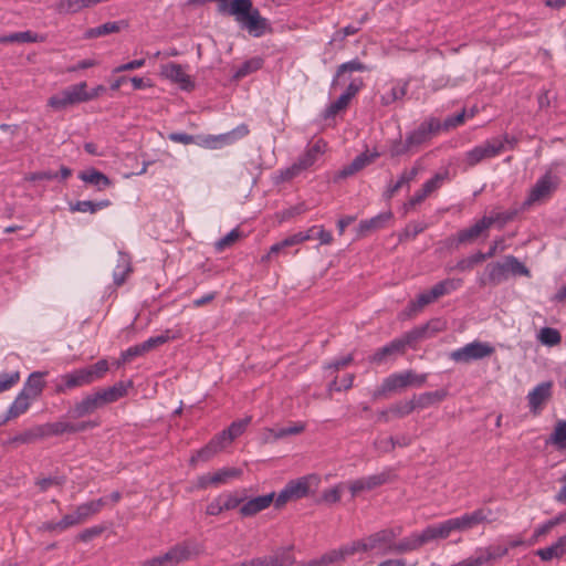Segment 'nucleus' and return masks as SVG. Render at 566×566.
Segmentation results:
<instances>
[{
	"label": "nucleus",
	"mask_w": 566,
	"mask_h": 566,
	"mask_svg": "<svg viewBox=\"0 0 566 566\" xmlns=\"http://www.w3.org/2000/svg\"><path fill=\"white\" fill-rule=\"evenodd\" d=\"M401 533V526L388 527L353 542L357 553H374L375 555L386 556L392 554V541L397 539Z\"/></svg>",
	"instance_id": "f257e3e1"
},
{
	"label": "nucleus",
	"mask_w": 566,
	"mask_h": 566,
	"mask_svg": "<svg viewBox=\"0 0 566 566\" xmlns=\"http://www.w3.org/2000/svg\"><path fill=\"white\" fill-rule=\"evenodd\" d=\"M427 381V374H417L412 369L389 375L382 380L378 395H386L407 387H421Z\"/></svg>",
	"instance_id": "f03ea898"
},
{
	"label": "nucleus",
	"mask_w": 566,
	"mask_h": 566,
	"mask_svg": "<svg viewBox=\"0 0 566 566\" xmlns=\"http://www.w3.org/2000/svg\"><path fill=\"white\" fill-rule=\"evenodd\" d=\"M312 476H302L290 481L279 493L275 494L274 505L276 509L282 507L287 502L303 499L310 493V484Z\"/></svg>",
	"instance_id": "7ed1b4c3"
},
{
	"label": "nucleus",
	"mask_w": 566,
	"mask_h": 566,
	"mask_svg": "<svg viewBox=\"0 0 566 566\" xmlns=\"http://www.w3.org/2000/svg\"><path fill=\"white\" fill-rule=\"evenodd\" d=\"M494 348L489 343L474 340L450 353V358L455 363H470L491 356Z\"/></svg>",
	"instance_id": "20e7f679"
},
{
	"label": "nucleus",
	"mask_w": 566,
	"mask_h": 566,
	"mask_svg": "<svg viewBox=\"0 0 566 566\" xmlns=\"http://www.w3.org/2000/svg\"><path fill=\"white\" fill-rule=\"evenodd\" d=\"M503 153V146L493 138L486 139L464 154V163L474 167L483 160L494 158Z\"/></svg>",
	"instance_id": "39448f33"
},
{
	"label": "nucleus",
	"mask_w": 566,
	"mask_h": 566,
	"mask_svg": "<svg viewBox=\"0 0 566 566\" xmlns=\"http://www.w3.org/2000/svg\"><path fill=\"white\" fill-rule=\"evenodd\" d=\"M560 179L557 175H553L552 171H546L535 182L533 188L525 200V206H532L537 201L549 198L552 193L558 188Z\"/></svg>",
	"instance_id": "423d86ee"
},
{
	"label": "nucleus",
	"mask_w": 566,
	"mask_h": 566,
	"mask_svg": "<svg viewBox=\"0 0 566 566\" xmlns=\"http://www.w3.org/2000/svg\"><path fill=\"white\" fill-rule=\"evenodd\" d=\"M81 82L70 85L48 99V106L55 111H63L72 105L84 103Z\"/></svg>",
	"instance_id": "0eeeda50"
},
{
	"label": "nucleus",
	"mask_w": 566,
	"mask_h": 566,
	"mask_svg": "<svg viewBox=\"0 0 566 566\" xmlns=\"http://www.w3.org/2000/svg\"><path fill=\"white\" fill-rule=\"evenodd\" d=\"M392 478V470L385 469L384 471L371 474L368 476L356 479L348 483V489L353 497L357 496L364 491H371L388 483Z\"/></svg>",
	"instance_id": "6e6552de"
},
{
	"label": "nucleus",
	"mask_w": 566,
	"mask_h": 566,
	"mask_svg": "<svg viewBox=\"0 0 566 566\" xmlns=\"http://www.w3.org/2000/svg\"><path fill=\"white\" fill-rule=\"evenodd\" d=\"M441 130V122L436 117L423 120L416 129L407 135L408 145L412 150L423 145Z\"/></svg>",
	"instance_id": "1a4fd4ad"
},
{
	"label": "nucleus",
	"mask_w": 566,
	"mask_h": 566,
	"mask_svg": "<svg viewBox=\"0 0 566 566\" xmlns=\"http://www.w3.org/2000/svg\"><path fill=\"white\" fill-rule=\"evenodd\" d=\"M294 557L290 548H279L272 555H265L233 564L232 566H291Z\"/></svg>",
	"instance_id": "9d476101"
},
{
	"label": "nucleus",
	"mask_w": 566,
	"mask_h": 566,
	"mask_svg": "<svg viewBox=\"0 0 566 566\" xmlns=\"http://www.w3.org/2000/svg\"><path fill=\"white\" fill-rule=\"evenodd\" d=\"M245 500V494L238 492H224L216 496L209 502L206 507V514L217 516L224 511H231L237 507Z\"/></svg>",
	"instance_id": "9b49d317"
},
{
	"label": "nucleus",
	"mask_w": 566,
	"mask_h": 566,
	"mask_svg": "<svg viewBox=\"0 0 566 566\" xmlns=\"http://www.w3.org/2000/svg\"><path fill=\"white\" fill-rule=\"evenodd\" d=\"M92 384L85 368L74 369L61 375L55 382V392L65 394L69 390Z\"/></svg>",
	"instance_id": "f8f14e48"
},
{
	"label": "nucleus",
	"mask_w": 566,
	"mask_h": 566,
	"mask_svg": "<svg viewBox=\"0 0 566 566\" xmlns=\"http://www.w3.org/2000/svg\"><path fill=\"white\" fill-rule=\"evenodd\" d=\"M553 381H543L536 385L528 394L527 401L530 410L537 416L543 410L544 405L552 398Z\"/></svg>",
	"instance_id": "ddd939ff"
},
{
	"label": "nucleus",
	"mask_w": 566,
	"mask_h": 566,
	"mask_svg": "<svg viewBox=\"0 0 566 566\" xmlns=\"http://www.w3.org/2000/svg\"><path fill=\"white\" fill-rule=\"evenodd\" d=\"M97 426V423L88 421V422H82L78 424H74L71 422L65 421H56V422H48L44 424H41V429L43 430V438L49 437H57L62 436L64 433H75L80 431H84L87 428H93Z\"/></svg>",
	"instance_id": "4468645a"
},
{
	"label": "nucleus",
	"mask_w": 566,
	"mask_h": 566,
	"mask_svg": "<svg viewBox=\"0 0 566 566\" xmlns=\"http://www.w3.org/2000/svg\"><path fill=\"white\" fill-rule=\"evenodd\" d=\"M491 222L486 217L481 218L469 228L460 230L455 235L457 247L460 244L473 243L480 238H486Z\"/></svg>",
	"instance_id": "2eb2a0df"
},
{
	"label": "nucleus",
	"mask_w": 566,
	"mask_h": 566,
	"mask_svg": "<svg viewBox=\"0 0 566 566\" xmlns=\"http://www.w3.org/2000/svg\"><path fill=\"white\" fill-rule=\"evenodd\" d=\"M275 492L259 495L248 500L239 505V514L241 517H252L258 513L266 510L275 501Z\"/></svg>",
	"instance_id": "dca6fc26"
},
{
	"label": "nucleus",
	"mask_w": 566,
	"mask_h": 566,
	"mask_svg": "<svg viewBox=\"0 0 566 566\" xmlns=\"http://www.w3.org/2000/svg\"><path fill=\"white\" fill-rule=\"evenodd\" d=\"M492 511L489 507H480L474 510L471 513H465L461 516L453 517L459 532L467 531L473 528L474 526L485 523L492 522Z\"/></svg>",
	"instance_id": "f3484780"
},
{
	"label": "nucleus",
	"mask_w": 566,
	"mask_h": 566,
	"mask_svg": "<svg viewBox=\"0 0 566 566\" xmlns=\"http://www.w3.org/2000/svg\"><path fill=\"white\" fill-rule=\"evenodd\" d=\"M105 407L98 391H94L82 398L81 401L76 402L73 408L69 411L72 418H83L92 415L97 409Z\"/></svg>",
	"instance_id": "a211bd4d"
},
{
	"label": "nucleus",
	"mask_w": 566,
	"mask_h": 566,
	"mask_svg": "<svg viewBox=\"0 0 566 566\" xmlns=\"http://www.w3.org/2000/svg\"><path fill=\"white\" fill-rule=\"evenodd\" d=\"M507 279L509 274L503 260L502 262H491L486 264L484 274L479 277L478 283L480 286H496L505 282Z\"/></svg>",
	"instance_id": "6ab92c4d"
},
{
	"label": "nucleus",
	"mask_w": 566,
	"mask_h": 566,
	"mask_svg": "<svg viewBox=\"0 0 566 566\" xmlns=\"http://www.w3.org/2000/svg\"><path fill=\"white\" fill-rule=\"evenodd\" d=\"M356 553L357 548H355L354 542H350L339 548L325 553L318 559L312 560L311 566H331L345 560L347 557L353 556Z\"/></svg>",
	"instance_id": "aec40b11"
},
{
	"label": "nucleus",
	"mask_w": 566,
	"mask_h": 566,
	"mask_svg": "<svg viewBox=\"0 0 566 566\" xmlns=\"http://www.w3.org/2000/svg\"><path fill=\"white\" fill-rule=\"evenodd\" d=\"M161 74L169 81L177 83L184 91H191L195 87L191 77L185 72L184 66L180 64L170 62L164 65Z\"/></svg>",
	"instance_id": "412c9836"
},
{
	"label": "nucleus",
	"mask_w": 566,
	"mask_h": 566,
	"mask_svg": "<svg viewBox=\"0 0 566 566\" xmlns=\"http://www.w3.org/2000/svg\"><path fill=\"white\" fill-rule=\"evenodd\" d=\"M428 544L423 531L418 533L413 532L410 535L399 539L392 541V554L403 555L420 549L423 545Z\"/></svg>",
	"instance_id": "4be33fe9"
},
{
	"label": "nucleus",
	"mask_w": 566,
	"mask_h": 566,
	"mask_svg": "<svg viewBox=\"0 0 566 566\" xmlns=\"http://www.w3.org/2000/svg\"><path fill=\"white\" fill-rule=\"evenodd\" d=\"M402 344L397 338L378 348L368 360L371 364L382 365L390 360H395L398 356L403 355Z\"/></svg>",
	"instance_id": "5701e85b"
},
{
	"label": "nucleus",
	"mask_w": 566,
	"mask_h": 566,
	"mask_svg": "<svg viewBox=\"0 0 566 566\" xmlns=\"http://www.w3.org/2000/svg\"><path fill=\"white\" fill-rule=\"evenodd\" d=\"M241 474L240 469L223 468L212 474H205L198 479V485L206 489L210 485H221L228 483L230 480L238 478Z\"/></svg>",
	"instance_id": "b1692460"
},
{
	"label": "nucleus",
	"mask_w": 566,
	"mask_h": 566,
	"mask_svg": "<svg viewBox=\"0 0 566 566\" xmlns=\"http://www.w3.org/2000/svg\"><path fill=\"white\" fill-rule=\"evenodd\" d=\"M250 133L249 126L247 124H240L232 130L220 134L217 136H211L208 139L209 146L211 148H220L226 145H232L235 142L242 139L243 137L248 136Z\"/></svg>",
	"instance_id": "393cba45"
},
{
	"label": "nucleus",
	"mask_w": 566,
	"mask_h": 566,
	"mask_svg": "<svg viewBox=\"0 0 566 566\" xmlns=\"http://www.w3.org/2000/svg\"><path fill=\"white\" fill-rule=\"evenodd\" d=\"M378 157H379L378 151L366 150V151L359 154L358 156H356L349 165L343 167V169H340L338 171L337 177L338 178H347V177L358 172L366 166L373 164Z\"/></svg>",
	"instance_id": "a878e982"
},
{
	"label": "nucleus",
	"mask_w": 566,
	"mask_h": 566,
	"mask_svg": "<svg viewBox=\"0 0 566 566\" xmlns=\"http://www.w3.org/2000/svg\"><path fill=\"white\" fill-rule=\"evenodd\" d=\"M458 531L454 518L446 520L439 524L429 525L423 530L427 543L436 539H444L450 536L452 532Z\"/></svg>",
	"instance_id": "bb28decb"
},
{
	"label": "nucleus",
	"mask_w": 566,
	"mask_h": 566,
	"mask_svg": "<svg viewBox=\"0 0 566 566\" xmlns=\"http://www.w3.org/2000/svg\"><path fill=\"white\" fill-rule=\"evenodd\" d=\"M458 531L454 518L446 520L439 524L429 525L423 530L427 543L436 539H444L450 536L452 532Z\"/></svg>",
	"instance_id": "cd10ccee"
},
{
	"label": "nucleus",
	"mask_w": 566,
	"mask_h": 566,
	"mask_svg": "<svg viewBox=\"0 0 566 566\" xmlns=\"http://www.w3.org/2000/svg\"><path fill=\"white\" fill-rule=\"evenodd\" d=\"M133 273L132 258L128 253L118 251V258L113 270V282L116 286H122L127 277Z\"/></svg>",
	"instance_id": "c85d7f7f"
},
{
	"label": "nucleus",
	"mask_w": 566,
	"mask_h": 566,
	"mask_svg": "<svg viewBox=\"0 0 566 566\" xmlns=\"http://www.w3.org/2000/svg\"><path fill=\"white\" fill-rule=\"evenodd\" d=\"M133 386L132 380L118 381L111 387L99 388L97 391L102 398L104 406L118 401L127 395L128 388Z\"/></svg>",
	"instance_id": "c756f323"
},
{
	"label": "nucleus",
	"mask_w": 566,
	"mask_h": 566,
	"mask_svg": "<svg viewBox=\"0 0 566 566\" xmlns=\"http://www.w3.org/2000/svg\"><path fill=\"white\" fill-rule=\"evenodd\" d=\"M45 375L46 373L42 371H33L32 374H30L23 385L21 392L33 400L36 399L42 394L43 388L45 386V382L43 380V377Z\"/></svg>",
	"instance_id": "7c9ffc66"
},
{
	"label": "nucleus",
	"mask_w": 566,
	"mask_h": 566,
	"mask_svg": "<svg viewBox=\"0 0 566 566\" xmlns=\"http://www.w3.org/2000/svg\"><path fill=\"white\" fill-rule=\"evenodd\" d=\"M250 422L251 417L233 421L226 430L217 434V437L224 446H228L245 431Z\"/></svg>",
	"instance_id": "2f4dec72"
},
{
	"label": "nucleus",
	"mask_w": 566,
	"mask_h": 566,
	"mask_svg": "<svg viewBox=\"0 0 566 566\" xmlns=\"http://www.w3.org/2000/svg\"><path fill=\"white\" fill-rule=\"evenodd\" d=\"M391 218L392 212L390 210L380 212L370 219L361 220L358 227V231L360 234L377 231L385 228Z\"/></svg>",
	"instance_id": "473e14b6"
},
{
	"label": "nucleus",
	"mask_w": 566,
	"mask_h": 566,
	"mask_svg": "<svg viewBox=\"0 0 566 566\" xmlns=\"http://www.w3.org/2000/svg\"><path fill=\"white\" fill-rule=\"evenodd\" d=\"M33 399L22 394L21 391L18 394L13 402L7 410L4 418L0 421V423H4L11 419L18 418L19 416L25 413L31 406Z\"/></svg>",
	"instance_id": "72a5a7b5"
},
{
	"label": "nucleus",
	"mask_w": 566,
	"mask_h": 566,
	"mask_svg": "<svg viewBox=\"0 0 566 566\" xmlns=\"http://www.w3.org/2000/svg\"><path fill=\"white\" fill-rule=\"evenodd\" d=\"M78 178L85 184H90L97 188V190H104L111 186V179L103 172L95 168L83 170L78 174Z\"/></svg>",
	"instance_id": "f704fd0d"
},
{
	"label": "nucleus",
	"mask_w": 566,
	"mask_h": 566,
	"mask_svg": "<svg viewBox=\"0 0 566 566\" xmlns=\"http://www.w3.org/2000/svg\"><path fill=\"white\" fill-rule=\"evenodd\" d=\"M418 172L419 169L417 167H412L409 170H403L397 181L390 180L388 182L384 196L387 199H390L399 189L406 185H409L417 177Z\"/></svg>",
	"instance_id": "c9c22d12"
},
{
	"label": "nucleus",
	"mask_w": 566,
	"mask_h": 566,
	"mask_svg": "<svg viewBox=\"0 0 566 566\" xmlns=\"http://www.w3.org/2000/svg\"><path fill=\"white\" fill-rule=\"evenodd\" d=\"M431 326L432 324L417 326L405 333L402 336L397 337L398 342L402 344L403 352L406 353L407 347L412 346L418 340L428 338Z\"/></svg>",
	"instance_id": "e433bc0d"
},
{
	"label": "nucleus",
	"mask_w": 566,
	"mask_h": 566,
	"mask_svg": "<svg viewBox=\"0 0 566 566\" xmlns=\"http://www.w3.org/2000/svg\"><path fill=\"white\" fill-rule=\"evenodd\" d=\"M94 6V0H61L56 3L55 10L60 14H74Z\"/></svg>",
	"instance_id": "4c0bfd02"
},
{
	"label": "nucleus",
	"mask_w": 566,
	"mask_h": 566,
	"mask_svg": "<svg viewBox=\"0 0 566 566\" xmlns=\"http://www.w3.org/2000/svg\"><path fill=\"white\" fill-rule=\"evenodd\" d=\"M44 41V36L32 31L13 32L0 38V43H36Z\"/></svg>",
	"instance_id": "58836bf2"
},
{
	"label": "nucleus",
	"mask_w": 566,
	"mask_h": 566,
	"mask_svg": "<svg viewBox=\"0 0 566 566\" xmlns=\"http://www.w3.org/2000/svg\"><path fill=\"white\" fill-rule=\"evenodd\" d=\"M368 70L369 67L365 65L363 62H360L358 59L345 62L337 67L335 77L332 81V86H336L338 84L339 78L344 77L345 74L347 73L350 74L353 72H365Z\"/></svg>",
	"instance_id": "ea45409f"
},
{
	"label": "nucleus",
	"mask_w": 566,
	"mask_h": 566,
	"mask_svg": "<svg viewBox=\"0 0 566 566\" xmlns=\"http://www.w3.org/2000/svg\"><path fill=\"white\" fill-rule=\"evenodd\" d=\"M224 447L226 446L216 436L213 439L210 440L208 444H206L197 452L196 457L191 458V462L208 461L212 457H214L219 451H221Z\"/></svg>",
	"instance_id": "a19ab883"
},
{
	"label": "nucleus",
	"mask_w": 566,
	"mask_h": 566,
	"mask_svg": "<svg viewBox=\"0 0 566 566\" xmlns=\"http://www.w3.org/2000/svg\"><path fill=\"white\" fill-rule=\"evenodd\" d=\"M323 146L321 145L319 142H317L316 144L307 148L305 153L301 155L296 161L301 169L304 171L316 163L318 156L323 154Z\"/></svg>",
	"instance_id": "79ce46f5"
},
{
	"label": "nucleus",
	"mask_w": 566,
	"mask_h": 566,
	"mask_svg": "<svg viewBox=\"0 0 566 566\" xmlns=\"http://www.w3.org/2000/svg\"><path fill=\"white\" fill-rule=\"evenodd\" d=\"M446 397V392L442 390L428 391L420 394L418 397H415L413 403L415 409H424L428 408L439 401H441Z\"/></svg>",
	"instance_id": "37998d69"
},
{
	"label": "nucleus",
	"mask_w": 566,
	"mask_h": 566,
	"mask_svg": "<svg viewBox=\"0 0 566 566\" xmlns=\"http://www.w3.org/2000/svg\"><path fill=\"white\" fill-rule=\"evenodd\" d=\"M461 285V279H446L434 284L430 290L432 292V295L436 296L438 300L439 297L450 294L451 292L458 290Z\"/></svg>",
	"instance_id": "c03bdc74"
},
{
	"label": "nucleus",
	"mask_w": 566,
	"mask_h": 566,
	"mask_svg": "<svg viewBox=\"0 0 566 566\" xmlns=\"http://www.w3.org/2000/svg\"><path fill=\"white\" fill-rule=\"evenodd\" d=\"M408 90V83L407 82H398L396 85H394L389 92L385 93L380 97V102L382 105L388 106L396 101H400L405 97Z\"/></svg>",
	"instance_id": "a18cd8bd"
},
{
	"label": "nucleus",
	"mask_w": 566,
	"mask_h": 566,
	"mask_svg": "<svg viewBox=\"0 0 566 566\" xmlns=\"http://www.w3.org/2000/svg\"><path fill=\"white\" fill-rule=\"evenodd\" d=\"M170 557V565L177 566L182 562H186L190 558L191 552L189 545L186 543H180L167 551Z\"/></svg>",
	"instance_id": "49530a36"
},
{
	"label": "nucleus",
	"mask_w": 566,
	"mask_h": 566,
	"mask_svg": "<svg viewBox=\"0 0 566 566\" xmlns=\"http://www.w3.org/2000/svg\"><path fill=\"white\" fill-rule=\"evenodd\" d=\"M43 438V430L41 429V424L30 428L23 432L18 433L12 438V442L14 443H32L36 440H41Z\"/></svg>",
	"instance_id": "de8ad7c7"
},
{
	"label": "nucleus",
	"mask_w": 566,
	"mask_h": 566,
	"mask_svg": "<svg viewBox=\"0 0 566 566\" xmlns=\"http://www.w3.org/2000/svg\"><path fill=\"white\" fill-rule=\"evenodd\" d=\"M536 555L543 560V562H549L553 558H563L566 556L563 547L559 546V541L557 539L555 543H553L548 547L539 548L536 551Z\"/></svg>",
	"instance_id": "09e8293b"
},
{
	"label": "nucleus",
	"mask_w": 566,
	"mask_h": 566,
	"mask_svg": "<svg viewBox=\"0 0 566 566\" xmlns=\"http://www.w3.org/2000/svg\"><path fill=\"white\" fill-rule=\"evenodd\" d=\"M449 179L450 174L449 170L446 169L443 171L437 172L431 179L427 180L421 189L429 196L433 191L438 190Z\"/></svg>",
	"instance_id": "8fccbe9b"
},
{
	"label": "nucleus",
	"mask_w": 566,
	"mask_h": 566,
	"mask_svg": "<svg viewBox=\"0 0 566 566\" xmlns=\"http://www.w3.org/2000/svg\"><path fill=\"white\" fill-rule=\"evenodd\" d=\"M504 263L507 270V274H512L515 276H531L530 270L522 262H520L517 258L513 255H507L504 258Z\"/></svg>",
	"instance_id": "3c124183"
},
{
	"label": "nucleus",
	"mask_w": 566,
	"mask_h": 566,
	"mask_svg": "<svg viewBox=\"0 0 566 566\" xmlns=\"http://www.w3.org/2000/svg\"><path fill=\"white\" fill-rule=\"evenodd\" d=\"M297 240H300V239L295 238L294 234H291V235L286 237L285 239L281 240L280 242L274 243L273 245H271L269 253L266 255L262 256L261 261L262 262L269 261L272 255H274V254L276 255L290 247L297 245Z\"/></svg>",
	"instance_id": "603ef678"
},
{
	"label": "nucleus",
	"mask_w": 566,
	"mask_h": 566,
	"mask_svg": "<svg viewBox=\"0 0 566 566\" xmlns=\"http://www.w3.org/2000/svg\"><path fill=\"white\" fill-rule=\"evenodd\" d=\"M549 442L558 449H566V420H558L549 437Z\"/></svg>",
	"instance_id": "864d4df0"
},
{
	"label": "nucleus",
	"mask_w": 566,
	"mask_h": 566,
	"mask_svg": "<svg viewBox=\"0 0 566 566\" xmlns=\"http://www.w3.org/2000/svg\"><path fill=\"white\" fill-rule=\"evenodd\" d=\"M91 382L102 379L108 371V361L106 359H99L97 363L84 367Z\"/></svg>",
	"instance_id": "5fc2aeb1"
},
{
	"label": "nucleus",
	"mask_w": 566,
	"mask_h": 566,
	"mask_svg": "<svg viewBox=\"0 0 566 566\" xmlns=\"http://www.w3.org/2000/svg\"><path fill=\"white\" fill-rule=\"evenodd\" d=\"M538 340L543 345L556 346V345H558L560 343L562 336H560V333L556 328L543 327L539 331Z\"/></svg>",
	"instance_id": "6e6d98bb"
},
{
	"label": "nucleus",
	"mask_w": 566,
	"mask_h": 566,
	"mask_svg": "<svg viewBox=\"0 0 566 566\" xmlns=\"http://www.w3.org/2000/svg\"><path fill=\"white\" fill-rule=\"evenodd\" d=\"M349 99L347 95H340L336 101L332 102L324 111L323 116L325 119L335 117L339 112L344 111L348 104Z\"/></svg>",
	"instance_id": "4d7b16f0"
},
{
	"label": "nucleus",
	"mask_w": 566,
	"mask_h": 566,
	"mask_svg": "<svg viewBox=\"0 0 566 566\" xmlns=\"http://www.w3.org/2000/svg\"><path fill=\"white\" fill-rule=\"evenodd\" d=\"M263 61L260 57H253L242 63L234 73L235 78H242L252 72L262 67Z\"/></svg>",
	"instance_id": "13d9d810"
},
{
	"label": "nucleus",
	"mask_w": 566,
	"mask_h": 566,
	"mask_svg": "<svg viewBox=\"0 0 566 566\" xmlns=\"http://www.w3.org/2000/svg\"><path fill=\"white\" fill-rule=\"evenodd\" d=\"M305 429V424L302 422H296L293 426L286 427V428H280V429H269V434L273 437V439H282L286 436H293L303 432Z\"/></svg>",
	"instance_id": "bf43d9fd"
},
{
	"label": "nucleus",
	"mask_w": 566,
	"mask_h": 566,
	"mask_svg": "<svg viewBox=\"0 0 566 566\" xmlns=\"http://www.w3.org/2000/svg\"><path fill=\"white\" fill-rule=\"evenodd\" d=\"M484 261V256L482 252H476L468 258H463L458 261L455 264V269L464 272L473 269L476 264L482 263Z\"/></svg>",
	"instance_id": "052dcab7"
},
{
	"label": "nucleus",
	"mask_w": 566,
	"mask_h": 566,
	"mask_svg": "<svg viewBox=\"0 0 566 566\" xmlns=\"http://www.w3.org/2000/svg\"><path fill=\"white\" fill-rule=\"evenodd\" d=\"M480 552H481V554L483 556V559H484V562L486 564V563H489L491 560L499 559V558H502L505 555H507L509 547L490 546V547H486V548H481Z\"/></svg>",
	"instance_id": "680f3d73"
},
{
	"label": "nucleus",
	"mask_w": 566,
	"mask_h": 566,
	"mask_svg": "<svg viewBox=\"0 0 566 566\" xmlns=\"http://www.w3.org/2000/svg\"><path fill=\"white\" fill-rule=\"evenodd\" d=\"M127 28H128V22L126 20L106 22V23L98 25L99 36H104V35L111 34V33H117Z\"/></svg>",
	"instance_id": "e2e57ef3"
},
{
	"label": "nucleus",
	"mask_w": 566,
	"mask_h": 566,
	"mask_svg": "<svg viewBox=\"0 0 566 566\" xmlns=\"http://www.w3.org/2000/svg\"><path fill=\"white\" fill-rule=\"evenodd\" d=\"M169 339H170L169 331H166L165 334L149 337L145 342L140 343V345L144 348L145 353H148V352L166 344Z\"/></svg>",
	"instance_id": "0e129e2a"
},
{
	"label": "nucleus",
	"mask_w": 566,
	"mask_h": 566,
	"mask_svg": "<svg viewBox=\"0 0 566 566\" xmlns=\"http://www.w3.org/2000/svg\"><path fill=\"white\" fill-rule=\"evenodd\" d=\"M302 172H303V170L298 166L297 161H295L290 167L281 169L279 171V175L276 177V182L290 181V180L294 179L295 177L300 176Z\"/></svg>",
	"instance_id": "69168bd1"
},
{
	"label": "nucleus",
	"mask_w": 566,
	"mask_h": 566,
	"mask_svg": "<svg viewBox=\"0 0 566 566\" xmlns=\"http://www.w3.org/2000/svg\"><path fill=\"white\" fill-rule=\"evenodd\" d=\"M516 216V211H504V212H497L492 216H485L486 219L490 220L491 227L493 224H497L500 229H502L507 222L514 219Z\"/></svg>",
	"instance_id": "338daca9"
},
{
	"label": "nucleus",
	"mask_w": 566,
	"mask_h": 566,
	"mask_svg": "<svg viewBox=\"0 0 566 566\" xmlns=\"http://www.w3.org/2000/svg\"><path fill=\"white\" fill-rule=\"evenodd\" d=\"M240 238V232L238 229L231 230L229 233H227L224 237H222L220 240H218L214 244L216 250L218 252L223 251L231 244H233L238 239Z\"/></svg>",
	"instance_id": "774afa93"
}]
</instances>
